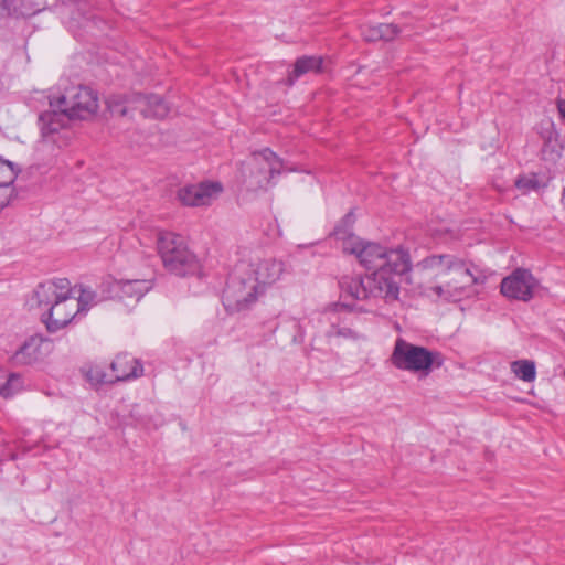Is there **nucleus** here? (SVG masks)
Wrapping results in <instances>:
<instances>
[{
    "instance_id": "3",
    "label": "nucleus",
    "mask_w": 565,
    "mask_h": 565,
    "mask_svg": "<svg viewBox=\"0 0 565 565\" xmlns=\"http://www.w3.org/2000/svg\"><path fill=\"white\" fill-rule=\"evenodd\" d=\"M408 273H396L394 268L379 269L362 276H343L339 280L341 297L352 300L380 298L391 303L398 300L402 277Z\"/></svg>"
},
{
    "instance_id": "6",
    "label": "nucleus",
    "mask_w": 565,
    "mask_h": 565,
    "mask_svg": "<svg viewBox=\"0 0 565 565\" xmlns=\"http://www.w3.org/2000/svg\"><path fill=\"white\" fill-rule=\"evenodd\" d=\"M157 248L164 268L175 276L193 275L200 268L195 254L189 249L181 235L159 232Z\"/></svg>"
},
{
    "instance_id": "4",
    "label": "nucleus",
    "mask_w": 565,
    "mask_h": 565,
    "mask_svg": "<svg viewBox=\"0 0 565 565\" xmlns=\"http://www.w3.org/2000/svg\"><path fill=\"white\" fill-rule=\"evenodd\" d=\"M340 238L342 239L343 252L354 255L360 265L367 271L388 267L394 268L396 273H409L412 270L411 256L402 247L387 248L379 243L363 241L353 234Z\"/></svg>"
},
{
    "instance_id": "26",
    "label": "nucleus",
    "mask_w": 565,
    "mask_h": 565,
    "mask_svg": "<svg viewBox=\"0 0 565 565\" xmlns=\"http://www.w3.org/2000/svg\"><path fill=\"white\" fill-rule=\"evenodd\" d=\"M13 182H0V212L10 203L13 198Z\"/></svg>"
},
{
    "instance_id": "14",
    "label": "nucleus",
    "mask_w": 565,
    "mask_h": 565,
    "mask_svg": "<svg viewBox=\"0 0 565 565\" xmlns=\"http://www.w3.org/2000/svg\"><path fill=\"white\" fill-rule=\"evenodd\" d=\"M110 369L114 383L138 379L143 374L140 361L126 353L117 355L111 362Z\"/></svg>"
},
{
    "instance_id": "12",
    "label": "nucleus",
    "mask_w": 565,
    "mask_h": 565,
    "mask_svg": "<svg viewBox=\"0 0 565 565\" xmlns=\"http://www.w3.org/2000/svg\"><path fill=\"white\" fill-rule=\"evenodd\" d=\"M540 284L532 273L524 268H516L501 281V294L514 300L530 301Z\"/></svg>"
},
{
    "instance_id": "8",
    "label": "nucleus",
    "mask_w": 565,
    "mask_h": 565,
    "mask_svg": "<svg viewBox=\"0 0 565 565\" xmlns=\"http://www.w3.org/2000/svg\"><path fill=\"white\" fill-rule=\"evenodd\" d=\"M282 168V160L270 149L255 151L242 168L243 183L252 191L266 189Z\"/></svg>"
},
{
    "instance_id": "23",
    "label": "nucleus",
    "mask_w": 565,
    "mask_h": 565,
    "mask_svg": "<svg viewBox=\"0 0 565 565\" xmlns=\"http://www.w3.org/2000/svg\"><path fill=\"white\" fill-rule=\"evenodd\" d=\"M18 172L13 162L0 157V182H14Z\"/></svg>"
},
{
    "instance_id": "24",
    "label": "nucleus",
    "mask_w": 565,
    "mask_h": 565,
    "mask_svg": "<svg viewBox=\"0 0 565 565\" xmlns=\"http://www.w3.org/2000/svg\"><path fill=\"white\" fill-rule=\"evenodd\" d=\"M23 388V380L17 373H8L3 396L9 397Z\"/></svg>"
},
{
    "instance_id": "30",
    "label": "nucleus",
    "mask_w": 565,
    "mask_h": 565,
    "mask_svg": "<svg viewBox=\"0 0 565 565\" xmlns=\"http://www.w3.org/2000/svg\"><path fill=\"white\" fill-rule=\"evenodd\" d=\"M558 109H559V113L562 114V116L565 118V102L564 100L558 103Z\"/></svg>"
},
{
    "instance_id": "9",
    "label": "nucleus",
    "mask_w": 565,
    "mask_h": 565,
    "mask_svg": "<svg viewBox=\"0 0 565 565\" xmlns=\"http://www.w3.org/2000/svg\"><path fill=\"white\" fill-rule=\"evenodd\" d=\"M108 109L114 116H134L139 111L147 118H164L169 106L158 95L132 94L130 96H111L107 100Z\"/></svg>"
},
{
    "instance_id": "27",
    "label": "nucleus",
    "mask_w": 565,
    "mask_h": 565,
    "mask_svg": "<svg viewBox=\"0 0 565 565\" xmlns=\"http://www.w3.org/2000/svg\"><path fill=\"white\" fill-rule=\"evenodd\" d=\"M515 186L523 193H526L537 189L539 182L534 177H521L515 181Z\"/></svg>"
},
{
    "instance_id": "19",
    "label": "nucleus",
    "mask_w": 565,
    "mask_h": 565,
    "mask_svg": "<svg viewBox=\"0 0 565 565\" xmlns=\"http://www.w3.org/2000/svg\"><path fill=\"white\" fill-rule=\"evenodd\" d=\"M511 371L524 382H533L536 377L535 363L531 360H516L512 362Z\"/></svg>"
},
{
    "instance_id": "21",
    "label": "nucleus",
    "mask_w": 565,
    "mask_h": 565,
    "mask_svg": "<svg viewBox=\"0 0 565 565\" xmlns=\"http://www.w3.org/2000/svg\"><path fill=\"white\" fill-rule=\"evenodd\" d=\"M77 289L75 299L78 303L77 310L81 313L86 312L92 306L96 303V294L90 290L83 288L82 286H74Z\"/></svg>"
},
{
    "instance_id": "2",
    "label": "nucleus",
    "mask_w": 565,
    "mask_h": 565,
    "mask_svg": "<svg viewBox=\"0 0 565 565\" xmlns=\"http://www.w3.org/2000/svg\"><path fill=\"white\" fill-rule=\"evenodd\" d=\"M75 294H77V289L72 288L70 280L66 278L45 281L34 290L38 305L49 307L47 312L42 317L50 332H56L65 328L79 315Z\"/></svg>"
},
{
    "instance_id": "20",
    "label": "nucleus",
    "mask_w": 565,
    "mask_h": 565,
    "mask_svg": "<svg viewBox=\"0 0 565 565\" xmlns=\"http://www.w3.org/2000/svg\"><path fill=\"white\" fill-rule=\"evenodd\" d=\"M83 374L87 382H89L93 386L114 383L111 374L106 373L105 370L99 365H90L84 367Z\"/></svg>"
},
{
    "instance_id": "25",
    "label": "nucleus",
    "mask_w": 565,
    "mask_h": 565,
    "mask_svg": "<svg viewBox=\"0 0 565 565\" xmlns=\"http://www.w3.org/2000/svg\"><path fill=\"white\" fill-rule=\"evenodd\" d=\"M379 31L381 34V40L383 41H392L394 40L401 32L399 28L392 23H381L379 24Z\"/></svg>"
},
{
    "instance_id": "29",
    "label": "nucleus",
    "mask_w": 565,
    "mask_h": 565,
    "mask_svg": "<svg viewBox=\"0 0 565 565\" xmlns=\"http://www.w3.org/2000/svg\"><path fill=\"white\" fill-rule=\"evenodd\" d=\"M7 377H8V372L0 370V395H2V396H3Z\"/></svg>"
},
{
    "instance_id": "5",
    "label": "nucleus",
    "mask_w": 565,
    "mask_h": 565,
    "mask_svg": "<svg viewBox=\"0 0 565 565\" xmlns=\"http://www.w3.org/2000/svg\"><path fill=\"white\" fill-rule=\"evenodd\" d=\"M391 364L399 370L425 377L443 365L440 353L397 338L390 356Z\"/></svg>"
},
{
    "instance_id": "22",
    "label": "nucleus",
    "mask_w": 565,
    "mask_h": 565,
    "mask_svg": "<svg viewBox=\"0 0 565 565\" xmlns=\"http://www.w3.org/2000/svg\"><path fill=\"white\" fill-rule=\"evenodd\" d=\"M328 338H343L345 340L358 341L363 339L362 334L352 328L345 326H334L332 324L330 330L327 332Z\"/></svg>"
},
{
    "instance_id": "10",
    "label": "nucleus",
    "mask_w": 565,
    "mask_h": 565,
    "mask_svg": "<svg viewBox=\"0 0 565 565\" xmlns=\"http://www.w3.org/2000/svg\"><path fill=\"white\" fill-rule=\"evenodd\" d=\"M263 294L259 285L248 276V271H239L237 263L223 291V305L230 311H241L248 308Z\"/></svg>"
},
{
    "instance_id": "16",
    "label": "nucleus",
    "mask_w": 565,
    "mask_h": 565,
    "mask_svg": "<svg viewBox=\"0 0 565 565\" xmlns=\"http://www.w3.org/2000/svg\"><path fill=\"white\" fill-rule=\"evenodd\" d=\"M322 58L320 56H302L297 58L294 68L289 72L286 83L291 86L302 75L310 72H319L321 68Z\"/></svg>"
},
{
    "instance_id": "13",
    "label": "nucleus",
    "mask_w": 565,
    "mask_h": 565,
    "mask_svg": "<svg viewBox=\"0 0 565 565\" xmlns=\"http://www.w3.org/2000/svg\"><path fill=\"white\" fill-rule=\"evenodd\" d=\"M223 191L218 182H202L179 189L178 199L186 206L210 205Z\"/></svg>"
},
{
    "instance_id": "7",
    "label": "nucleus",
    "mask_w": 565,
    "mask_h": 565,
    "mask_svg": "<svg viewBox=\"0 0 565 565\" xmlns=\"http://www.w3.org/2000/svg\"><path fill=\"white\" fill-rule=\"evenodd\" d=\"M50 106L65 111L72 119L87 120L99 109L97 92L84 85H73L50 98Z\"/></svg>"
},
{
    "instance_id": "18",
    "label": "nucleus",
    "mask_w": 565,
    "mask_h": 565,
    "mask_svg": "<svg viewBox=\"0 0 565 565\" xmlns=\"http://www.w3.org/2000/svg\"><path fill=\"white\" fill-rule=\"evenodd\" d=\"M41 339L31 338L17 352L18 361L22 363H33L40 358Z\"/></svg>"
},
{
    "instance_id": "17",
    "label": "nucleus",
    "mask_w": 565,
    "mask_h": 565,
    "mask_svg": "<svg viewBox=\"0 0 565 565\" xmlns=\"http://www.w3.org/2000/svg\"><path fill=\"white\" fill-rule=\"evenodd\" d=\"M118 285L122 297L134 298L136 301H139L152 288L151 280L147 279L125 280Z\"/></svg>"
},
{
    "instance_id": "1",
    "label": "nucleus",
    "mask_w": 565,
    "mask_h": 565,
    "mask_svg": "<svg viewBox=\"0 0 565 565\" xmlns=\"http://www.w3.org/2000/svg\"><path fill=\"white\" fill-rule=\"evenodd\" d=\"M414 275L424 294L446 302L461 300L478 284L465 260L450 254L427 256L416 264Z\"/></svg>"
},
{
    "instance_id": "28",
    "label": "nucleus",
    "mask_w": 565,
    "mask_h": 565,
    "mask_svg": "<svg viewBox=\"0 0 565 565\" xmlns=\"http://www.w3.org/2000/svg\"><path fill=\"white\" fill-rule=\"evenodd\" d=\"M363 39L367 42H375L381 40V34L377 25H365L361 30Z\"/></svg>"
},
{
    "instance_id": "15",
    "label": "nucleus",
    "mask_w": 565,
    "mask_h": 565,
    "mask_svg": "<svg viewBox=\"0 0 565 565\" xmlns=\"http://www.w3.org/2000/svg\"><path fill=\"white\" fill-rule=\"evenodd\" d=\"M71 119L72 118L61 109L44 111L39 117L42 137L56 142L55 135L64 129Z\"/></svg>"
},
{
    "instance_id": "11",
    "label": "nucleus",
    "mask_w": 565,
    "mask_h": 565,
    "mask_svg": "<svg viewBox=\"0 0 565 565\" xmlns=\"http://www.w3.org/2000/svg\"><path fill=\"white\" fill-rule=\"evenodd\" d=\"M239 271H248V276L259 285L265 292L266 287L278 281L286 270L285 264L274 257H260L258 254H252L248 259H241Z\"/></svg>"
}]
</instances>
